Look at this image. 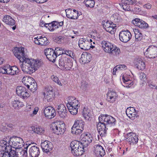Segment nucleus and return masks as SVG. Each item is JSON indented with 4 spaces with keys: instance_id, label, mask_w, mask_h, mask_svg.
Returning <instances> with one entry per match:
<instances>
[{
    "instance_id": "nucleus-7",
    "label": "nucleus",
    "mask_w": 157,
    "mask_h": 157,
    "mask_svg": "<svg viewBox=\"0 0 157 157\" xmlns=\"http://www.w3.org/2000/svg\"><path fill=\"white\" fill-rule=\"evenodd\" d=\"M81 144L84 147H86L92 142L93 137L88 132L83 133L80 137Z\"/></svg>"
},
{
    "instance_id": "nucleus-9",
    "label": "nucleus",
    "mask_w": 157,
    "mask_h": 157,
    "mask_svg": "<svg viewBox=\"0 0 157 157\" xmlns=\"http://www.w3.org/2000/svg\"><path fill=\"white\" fill-rule=\"evenodd\" d=\"M14 56L20 61L27 59L24 51V48L23 47H15L13 50Z\"/></svg>"
},
{
    "instance_id": "nucleus-21",
    "label": "nucleus",
    "mask_w": 157,
    "mask_h": 157,
    "mask_svg": "<svg viewBox=\"0 0 157 157\" xmlns=\"http://www.w3.org/2000/svg\"><path fill=\"white\" fill-rule=\"evenodd\" d=\"M78 44L81 49L87 50L90 49V43L85 39H80L78 41Z\"/></svg>"
},
{
    "instance_id": "nucleus-18",
    "label": "nucleus",
    "mask_w": 157,
    "mask_h": 157,
    "mask_svg": "<svg viewBox=\"0 0 157 157\" xmlns=\"http://www.w3.org/2000/svg\"><path fill=\"white\" fill-rule=\"evenodd\" d=\"M127 140L130 145H133L136 144L139 139L136 133L130 132L127 134Z\"/></svg>"
},
{
    "instance_id": "nucleus-59",
    "label": "nucleus",
    "mask_w": 157,
    "mask_h": 157,
    "mask_svg": "<svg viewBox=\"0 0 157 157\" xmlns=\"http://www.w3.org/2000/svg\"><path fill=\"white\" fill-rule=\"evenodd\" d=\"M121 77L122 79L124 82H125V81H127L129 80V77H128L127 75L125 74L122 75Z\"/></svg>"
},
{
    "instance_id": "nucleus-39",
    "label": "nucleus",
    "mask_w": 157,
    "mask_h": 157,
    "mask_svg": "<svg viewBox=\"0 0 157 157\" xmlns=\"http://www.w3.org/2000/svg\"><path fill=\"white\" fill-rule=\"evenodd\" d=\"M13 106L15 109H18L20 107H22L24 105L22 102L16 100L13 101L12 103Z\"/></svg>"
},
{
    "instance_id": "nucleus-14",
    "label": "nucleus",
    "mask_w": 157,
    "mask_h": 157,
    "mask_svg": "<svg viewBox=\"0 0 157 157\" xmlns=\"http://www.w3.org/2000/svg\"><path fill=\"white\" fill-rule=\"evenodd\" d=\"M44 113L45 117L52 119L56 115V111L54 108L51 106H48L44 109Z\"/></svg>"
},
{
    "instance_id": "nucleus-41",
    "label": "nucleus",
    "mask_w": 157,
    "mask_h": 157,
    "mask_svg": "<svg viewBox=\"0 0 157 157\" xmlns=\"http://www.w3.org/2000/svg\"><path fill=\"white\" fill-rule=\"evenodd\" d=\"M111 52L109 54L116 56H118L121 52L120 49L115 45L113 46Z\"/></svg>"
},
{
    "instance_id": "nucleus-51",
    "label": "nucleus",
    "mask_w": 157,
    "mask_h": 157,
    "mask_svg": "<svg viewBox=\"0 0 157 157\" xmlns=\"http://www.w3.org/2000/svg\"><path fill=\"white\" fill-rule=\"evenodd\" d=\"M63 54H66L73 58L75 55L73 52L69 50H63Z\"/></svg>"
},
{
    "instance_id": "nucleus-48",
    "label": "nucleus",
    "mask_w": 157,
    "mask_h": 157,
    "mask_svg": "<svg viewBox=\"0 0 157 157\" xmlns=\"http://www.w3.org/2000/svg\"><path fill=\"white\" fill-rule=\"evenodd\" d=\"M53 26L54 30L59 27H62L63 25V21H61L60 22H58L56 21H52Z\"/></svg>"
},
{
    "instance_id": "nucleus-2",
    "label": "nucleus",
    "mask_w": 157,
    "mask_h": 157,
    "mask_svg": "<svg viewBox=\"0 0 157 157\" xmlns=\"http://www.w3.org/2000/svg\"><path fill=\"white\" fill-rule=\"evenodd\" d=\"M67 105L71 113L73 115L77 114L79 107L80 102L74 97L70 96L68 98Z\"/></svg>"
},
{
    "instance_id": "nucleus-53",
    "label": "nucleus",
    "mask_w": 157,
    "mask_h": 157,
    "mask_svg": "<svg viewBox=\"0 0 157 157\" xmlns=\"http://www.w3.org/2000/svg\"><path fill=\"white\" fill-rule=\"evenodd\" d=\"M51 78L53 81L57 83L58 85L60 86H62V84L61 83L60 81L59 80V79L57 77L53 75L51 76Z\"/></svg>"
},
{
    "instance_id": "nucleus-25",
    "label": "nucleus",
    "mask_w": 157,
    "mask_h": 157,
    "mask_svg": "<svg viewBox=\"0 0 157 157\" xmlns=\"http://www.w3.org/2000/svg\"><path fill=\"white\" fill-rule=\"evenodd\" d=\"M101 45L104 51L109 53L111 52V51L114 46L111 43L105 40L102 41Z\"/></svg>"
},
{
    "instance_id": "nucleus-19",
    "label": "nucleus",
    "mask_w": 157,
    "mask_h": 157,
    "mask_svg": "<svg viewBox=\"0 0 157 157\" xmlns=\"http://www.w3.org/2000/svg\"><path fill=\"white\" fill-rule=\"evenodd\" d=\"M126 113L128 117L132 120L135 119L139 116L137 112L133 107L128 108L126 110Z\"/></svg>"
},
{
    "instance_id": "nucleus-4",
    "label": "nucleus",
    "mask_w": 157,
    "mask_h": 157,
    "mask_svg": "<svg viewBox=\"0 0 157 157\" xmlns=\"http://www.w3.org/2000/svg\"><path fill=\"white\" fill-rule=\"evenodd\" d=\"M99 121L103 122L107 126V127L109 128L112 126L115 125L116 121V119L111 116L107 115H103L100 116L99 117Z\"/></svg>"
},
{
    "instance_id": "nucleus-3",
    "label": "nucleus",
    "mask_w": 157,
    "mask_h": 157,
    "mask_svg": "<svg viewBox=\"0 0 157 157\" xmlns=\"http://www.w3.org/2000/svg\"><path fill=\"white\" fill-rule=\"evenodd\" d=\"M65 124L60 121L53 123L52 124V129L53 132L57 135L63 134L66 130Z\"/></svg>"
},
{
    "instance_id": "nucleus-5",
    "label": "nucleus",
    "mask_w": 157,
    "mask_h": 157,
    "mask_svg": "<svg viewBox=\"0 0 157 157\" xmlns=\"http://www.w3.org/2000/svg\"><path fill=\"white\" fill-rule=\"evenodd\" d=\"M60 67L66 70H70L73 66V64L70 59L63 56L59 60Z\"/></svg>"
},
{
    "instance_id": "nucleus-32",
    "label": "nucleus",
    "mask_w": 157,
    "mask_h": 157,
    "mask_svg": "<svg viewBox=\"0 0 157 157\" xmlns=\"http://www.w3.org/2000/svg\"><path fill=\"white\" fill-rule=\"evenodd\" d=\"M2 20L6 24L10 25H13L15 24V21L9 15L5 16Z\"/></svg>"
},
{
    "instance_id": "nucleus-43",
    "label": "nucleus",
    "mask_w": 157,
    "mask_h": 157,
    "mask_svg": "<svg viewBox=\"0 0 157 157\" xmlns=\"http://www.w3.org/2000/svg\"><path fill=\"white\" fill-rule=\"evenodd\" d=\"M79 142L77 140H74L71 142L70 144V147L71 150L77 148H79L80 147L79 145Z\"/></svg>"
},
{
    "instance_id": "nucleus-30",
    "label": "nucleus",
    "mask_w": 157,
    "mask_h": 157,
    "mask_svg": "<svg viewBox=\"0 0 157 157\" xmlns=\"http://www.w3.org/2000/svg\"><path fill=\"white\" fill-rule=\"evenodd\" d=\"M82 115L84 118L87 121H90L91 113L90 110L86 107H84L82 110Z\"/></svg>"
},
{
    "instance_id": "nucleus-55",
    "label": "nucleus",
    "mask_w": 157,
    "mask_h": 157,
    "mask_svg": "<svg viewBox=\"0 0 157 157\" xmlns=\"http://www.w3.org/2000/svg\"><path fill=\"white\" fill-rule=\"evenodd\" d=\"M64 39V36H59L56 38L55 41L58 44H61L63 42Z\"/></svg>"
},
{
    "instance_id": "nucleus-52",
    "label": "nucleus",
    "mask_w": 157,
    "mask_h": 157,
    "mask_svg": "<svg viewBox=\"0 0 157 157\" xmlns=\"http://www.w3.org/2000/svg\"><path fill=\"white\" fill-rule=\"evenodd\" d=\"M10 144L11 142L9 140L7 145L5 147L3 148V150L5 151V152H7L8 153H9L10 151L13 150L12 149V148L10 146Z\"/></svg>"
},
{
    "instance_id": "nucleus-22",
    "label": "nucleus",
    "mask_w": 157,
    "mask_h": 157,
    "mask_svg": "<svg viewBox=\"0 0 157 157\" xmlns=\"http://www.w3.org/2000/svg\"><path fill=\"white\" fill-rule=\"evenodd\" d=\"M94 148V153L97 157H103L105 155L104 149L100 145H95Z\"/></svg>"
},
{
    "instance_id": "nucleus-57",
    "label": "nucleus",
    "mask_w": 157,
    "mask_h": 157,
    "mask_svg": "<svg viewBox=\"0 0 157 157\" xmlns=\"http://www.w3.org/2000/svg\"><path fill=\"white\" fill-rule=\"evenodd\" d=\"M124 83L125 85L124 86L128 88L131 87L133 84V82L130 79L128 81H125Z\"/></svg>"
},
{
    "instance_id": "nucleus-36",
    "label": "nucleus",
    "mask_w": 157,
    "mask_h": 157,
    "mask_svg": "<svg viewBox=\"0 0 157 157\" xmlns=\"http://www.w3.org/2000/svg\"><path fill=\"white\" fill-rule=\"evenodd\" d=\"M33 78L31 77L25 76L22 79V82L27 88H29V85L32 83Z\"/></svg>"
},
{
    "instance_id": "nucleus-1",
    "label": "nucleus",
    "mask_w": 157,
    "mask_h": 157,
    "mask_svg": "<svg viewBox=\"0 0 157 157\" xmlns=\"http://www.w3.org/2000/svg\"><path fill=\"white\" fill-rule=\"evenodd\" d=\"M10 141L12 143V146L15 148L14 151H16L17 149H21L22 152L23 153V157H26L27 155V150L29 146L24 147V149L22 148L23 146L24 142L22 139L19 137L14 136L10 137Z\"/></svg>"
},
{
    "instance_id": "nucleus-58",
    "label": "nucleus",
    "mask_w": 157,
    "mask_h": 157,
    "mask_svg": "<svg viewBox=\"0 0 157 157\" xmlns=\"http://www.w3.org/2000/svg\"><path fill=\"white\" fill-rule=\"evenodd\" d=\"M140 80L144 82H145L147 80L146 75L144 73H141L140 74Z\"/></svg>"
},
{
    "instance_id": "nucleus-6",
    "label": "nucleus",
    "mask_w": 157,
    "mask_h": 157,
    "mask_svg": "<svg viewBox=\"0 0 157 157\" xmlns=\"http://www.w3.org/2000/svg\"><path fill=\"white\" fill-rule=\"evenodd\" d=\"M23 153L21 149H17L15 151L11 150L9 153L4 150L0 151V157H23Z\"/></svg>"
},
{
    "instance_id": "nucleus-20",
    "label": "nucleus",
    "mask_w": 157,
    "mask_h": 157,
    "mask_svg": "<svg viewBox=\"0 0 157 157\" xmlns=\"http://www.w3.org/2000/svg\"><path fill=\"white\" fill-rule=\"evenodd\" d=\"M34 43L43 46L47 45L49 43V41L45 36H37L34 38Z\"/></svg>"
},
{
    "instance_id": "nucleus-31",
    "label": "nucleus",
    "mask_w": 157,
    "mask_h": 157,
    "mask_svg": "<svg viewBox=\"0 0 157 157\" xmlns=\"http://www.w3.org/2000/svg\"><path fill=\"white\" fill-rule=\"evenodd\" d=\"M7 74L11 75H15L19 72L18 68L16 66L11 67L8 66Z\"/></svg>"
},
{
    "instance_id": "nucleus-29",
    "label": "nucleus",
    "mask_w": 157,
    "mask_h": 157,
    "mask_svg": "<svg viewBox=\"0 0 157 157\" xmlns=\"http://www.w3.org/2000/svg\"><path fill=\"white\" fill-rule=\"evenodd\" d=\"M121 4L123 8L125 11H128L129 9V5L135 3L134 0H121Z\"/></svg>"
},
{
    "instance_id": "nucleus-13",
    "label": "nucleus",
    "mask_w": 157,
    "mask_h": 157,
    "mask_svg": "<svg viewBox=\"0 0 157 157\" xmlns=\"http://www.w3.org/2000/svg\"><path fill=\"white\" fill-rule=\"evenodd\" d=\"M44 54L47 58L50 61L54 62L57 57V56L55 53V51L52 49L48 48L44 50Z\"/></svg>"
},
{
    "instance_id": "nucleus-63",
    "label": "nucleus",
    "mask_w": 157,
    "mask_h": 157,
    "mask_svg": "<svg viewBox=\"0 0 157 157\" xmlns=\"http://www.w3.org/2000/svg\"><path fill=\"white\" fill-rule=\"evenodd\" d=\"M143 7L144 8H146L147 9H150L151 7V5L150 3H147L144 5Z\"/></svg>"
},
{
    "instance_id": "nucleus-62",
    "label": "nucleus",
    "mask_w": 157,
    "mask_h": 157,
    "mask_svg": "<svg viewBox=\"0 0 157 157\" xmlns=\"http://www.w3.org/2000/svg\"><path fill=\"white\" fill-rule=\"evenodd\" d=\"M48 25V29L51 31H53L54 30V29L52 21L51 23H49Z\"/></svg>"
},
{
    "instance_id": "nucleus-45",
    "label": "nucleus",
    "mask_w": 157,
    "mask_h": 157,
    "mask_svg": "<svg viewBox=\"0 0 157 157\" xmlns=\"http://www.w3.org/2000/svg\"><path fill=\"white\" fill-rule=\"evenodd\" d=\"M84 3L87 7L93 8L94 6L95 2L94 0H85Z\"/></svg>"
},
{
    "instance_id": "nucleus-26",
    "label": "nucleus",
    "mask_w": 157,
    "mask_h": 157,
    "mask_svg": "<svg viewBox=\"0 0 157 157\" xmlns=\"http://www.w3.org/2000/svg\"><path fill=\"white\" fill-rule=\"evenodd\" d=\"M117 93L113 91H109L107 94V100L110 103H113L117 98Z\"/></svg>"
},
{
    "instance_id": "nucleus-46",
    "label": "nucleus",
    "mask_w": 157,
    "mask_h": 157,
    "mask_svg": "<svg viewBox=\"0 0 157 157\" xmlns=\"http://www.w3.org/2000/svg\"><path fill=\"white\" fill-rule=\"evenodd\" d=\"M136 65L137 68L140 70L144 69L145 67L144 63L141 60H139L136 64Z\"/></svg>"
},
{
    "instance_id": "nucleus-24",
    "label": "nucleus",
    "mask_w": 157,
    "mask_h": 157,
    "mask_svg": "<svg viewBox=\"0 0 157 157\" xmlns=\"http://www.w3.org/2000/svg\"><path fill=\"white\" fill-rule=\"evenodd\" d=\"M41 147L43 151L46 153L51 151L53 147L52 143L47 140H45L41 143Z\"/></svg>"
},
{
    "instance_id": "nucleus-33",
    "label": "nucleus",
    "mask_w": 157,
    "mask_h": 157,
    "mask_svg": "<svg viewBox=\"0 0 157 157\" xmlns=\"http://www.w3.org/2000/svg\"><path fill=\"white\" fill-rule=\"evenodd\" d=\"M91 56L90 53H86L82 54L81 58V60L84 63H88L90 61Z\"/></svg>"
},
{
    "instance_id": "nucleus-40",
    "label": "nucleus",
    "mask_w": 157,
    "mask_h": 157,
    "mask_svg": "<svg viewBox=\"0 0 157 157\" xmlns=\"http://www.w3.org/2000/svg\"><path fill=\"white\" fill-rule=\"evenodd\" d=\"M32 130L35 133L38 134H42L44 132V130L42 128L40 127L33 126L31 127Z\"/></svg>"
},
{
    "instance_id": "nucleus-54",
    "label": "nucleus",
    "mask_w": 157,
    "mask_h": 157,
    "mask_svg": "<svg viewBox=\"0 0 157 157\" xmlns=\"http://www.w3.org/2000/svg\"><path fill=\"white\" fill-rule=\"evenodd\" d=\"M8 143L6 141L4 140L1 141L0 142V151L3 150V148L6 146L8 144Z\"/></svg>"
},
{
    "instance_id": "nucleus-61",
    "label": "nucleus",
    "mask_w": 157,
    "mask_h": 157,
    "mask_svg": "<svg viewBox=\"0 0 157 157\" xmlns=\"http://www.w3.org/2000/svg\"><path fill=\"white\" fill-rule=\"evenodd\" d=\"M54 93L53 91L52 88L51 86H48L46 88V90L44 93H48L50 94V93Z\"/></svg>"
},
{
    "instance_id": "nucleus-8",
    "label": "nucleus",
    "mask_w": 157,
    "mask_h": 157,
    "mask_svg": "<svg viewBox=\"0 0 157 157\" xmlns=\"http://www.w3.org/2000/svg\"><path fill=\"white\" fill-rule=\"evenodd\" d=\"M103 28L105 30L111 34H114L116 31V25L108 20H104L102 22Z\"/></svg>"
},
{
    "instance_id": "nucleus-47",
    "label": "nucleus",
    "mask_w": 157,
    "mask_h": 157,
    "mask_svg": "<svg viewBox=\"0 0 157 157\" xmlns=\"http://www.w3.org/2000/svg\"><path fill=\"white\" fill-rule=\"evenodd\" d=\"M16 90L17 94L18 96H19L21 95L23 92L25 91L26 89L25 87L21 86L17 87Z\"/></svg>"
},
{
    "instance_id": "nucleus-17",
    "label": "nucleus",
    "mask_w": 157,
    "mask_h": 157,
    "mask_svg": "<svg viewBox=\"0 0 157 157\" xmlns=\"http://www.w3.org/2000/svg\"><path fill=\"white\" fill-rule=\"evenodd\" d=\"M28 63L30 65L32 69L34 72L40 67L41 64V61L38 59H29L27 58Z\"/></svg>"
},
{
    "instance_id": "nucleus-15",
    "label": "nucleus",
    "mask_w": 157,
    "mask_h": 157,
    "mask_svg": "<svg viewBox=\"0 0 157 157\" xmlns=\"http://www.w3.org/2000/svg\"><path fill=\"white\" fill-rule=\"evenodd\" d=\"M21 62H22L21 66V68L22 71L24 72L27 73L31 74L34 72L32 69L30 64L28 63L27 59L23 60Z\"/></svg>"
},
{
    "instance_id": "nucleus-16",
    "label": "nucleus",
    "mask_w": 157,
    "mask_h": 157,
    "mask_svg": "<svg viewBox=\"0 0 157 157\" xmlns=\"http://www.w3.org/2000/svg\"><path fill=\"white\" fill-rule=\"evenodd\" d=\"M67 17L69 18L73 19H77L81 12H78L75 10H72L71 9H68L65 10Z\"/></svg>"
},
{
    "instance_id": "nucleus-60",
    "label": "nucleus",
    "mask_w": 157,
    "mask_h": 157,
    "mask_svg": "<svg viewBox=\"0 0 157 157\" xmlns=\"http://www.w3.org/2000/svg\"><path fill=\"white\" fill-rule=\"evenodd\" d=\"M117 67L119 68L120 70H126L127 68L126 66L125 65H119L117 66Z\"/></svg>"
},
{
    "instance_id": "nucleus-37",
    "label": "nucleus",
    "mask_w": 157,
    "mask_h": 157,
    "mask_svg": "<svg viewBox=\"0 0 157 157\" xmlns=\"http://www.w3.org/2000/svg\"><path fill=\"white\" fill-rule=\"evenodd\" d=\"M44 99L45 101L49 102L52 101L54 98L55 95L54 93H44Z\"/></svg>"
},
{
    "instance_id": "nucleus-56",
    "label": "nucleus",
    "mask_w": 157,
    "mask_h": 157,
    "mask_svg": "<svg viewBox=\"0 0 157 157\" xmlns=\"http://www.w3.org/2000/svg\"><path fill=\"white\" fill-rule=\"evenodd\" d=\"M8 66L0 67V73L7 74Z\"/></svg>"
},
{
    "instance_id": "nucleus-27",
    "label": "nucleus",
    "mask_w": 157,
    "mask_h": 157,
    "mask_svg": "<svg viewBox=\"0 0 157 157\" xmlns=\"http://www.w3.org/2000/svg\"><path fill=\"white\" fill-rule=\"evenodd\" d=\"M57 110L58 114L61 117L64 118L67 116V110L64 104L59 105L58 107Z\"/></svg>"
},
{
    "instance_id": "nucleus-42",
    "label": "nucleus",
    "mask_w": 157,
    "mask_h": 157,
    "mask_svg": "<svg viewBox=\"0 0 157 157\" xmlns=\"http://www.w3.org/2000/svg\"><path fill=\"white\" fill-rule=\"evenodd\" d=\"M37 87V83L33 79L32 81V83H31L29 85V88H28L29 89L30 91L34 92L36 90Z\"/></svg>"
},
{
    "instance_id": "nucleus-44",
    "label": "nucleus",
    "mask_w": 157,
    "mask_h": 157,
    "mask_svg": "<svg viewBox=\"0 0 157 157\" xmlns=\"http://www.w3.org/2000/svg\"><path fill=\"white\" fill-rule=\"evenodd\" d=\"M83 130V129L72 126L71 128V133L73 134L77 135L80 134Z\"/></svg>"
},
{
    "instance_id": "nucleus-35",
    "label": "nucleus",
    "mask_w": 157,
    "mask_h": 157,
    "mask_svg": "<svg viewBox=\"0 0 157 157\" xmlns=\"http://www.w3.org/2000/svg\"><path fill=\"white\" fill-rule=\"evenodd\" d=\"M85 122L82 120L79 119L76 120L74 123V124L72 126L75 128H81L82 129H84V127L85 125Z\"/></svg>"
},
{
    "instance_id": "nucleus-50",
    "label": "nucleus",
    "mask_w": 157,
    "mask_h": 157,
    "mask_svg": "<svg viewBox=\"0 0 157 157\" xmlns=\"http://www.w3.org/2000/svg\"><path fill=\"white\" fill-rule=\"evenodd\" d=\"M55 53L57 56H59L61 54H63V50L62 48L59 47H56L55 49Z\"/></svg>"
},
{
    "instance_id": "nucleus-11",
    "label": "nucleus",
    "mask_w": 157,
    "mask_h": 157,
    "mask_svg": "<svg viewBox=\"0 0 157 157\" xmlns=\"http://www.w3.org/2000/svg\"><path fill=\"white\" fill-rule=\"evenodd\" d=\"M132 35L131 33L128 30L122 31L120 32L119 34V39L120 40L124 43H126L131 39Z\"/></svg>"
},
{
    "instance_id": "nucleus-10",
    "label": "nucleus",
    "mask_w": 157,
    "mask_h": 157,
    "mask_svg": "<svg viewBox=\"0 0 157 157\" xmlns=\"http://www.w3.org/2000/svg\"><path fill=\"white\" fill-rule=\"evenodd\" d=\"M144 55L150 58H154L157 57V47L150 46L144 52Z\"/></svg>"
},
{
    "instance_id": "nucleus-23",
    "label": "nucleus",
    "mask_w": 157,
    "mask_h": 157,
    "mask_svg": "<svg viewBox=\"0 0 157 157\" xmlns=\"http://www.w3.org/2000/svg\"><path fill=\"white\" fill-rule=\"evenodd\" d=\"M132 23L136 26L141 29L146 28L147 27L148 25L145 21L142 19L136 18L132 20Z\"/></svg>"
},
{
    "instance_id": "nucleus-34",
    "label": "nucleus",
    "mask_w": 157,
    "mask_h": 157,
    "mask_svg": "<svg viewBox=\"0 0 157 157\" xmlns=\"http://www.w3.org/2000/svg\"><path fill=\"white\" fill-rule=\"evenodd\" d=\"M84 147H80L79 148H77L71 150V152L75 156H79L82 155L84 152Z\"/></svg>"
},
{
    "instance_id": "nucleus-64",
    "label": "nucleus",
    "mask_w": 157,
    "mask_h": 157,
    "mask_svg": "<svg viewBox=\"0 0 157 157\" xmlns=\"http://www.w3.org/2000/svg\"><path fill=\"white\" fill-rule=\"evenodd\" d=\"M34 110L33 112V115H36L37 114L38 110H39V108L38 107H36L34 108Z\"/></svg>"
},
{
    "instance_id": "nucleus-49",
    "label": "nucleus",
    "mask_w": 157,
    "mask_h": 157,
    "mask_svg": "<svg viewBox=\"0 0 157 157\" xmlns=\"http://www.w3.org/2000/svg\"><path fill=\"white\" fill-rule=\"evenodd\" d=\"M19 96L24 99H27V98L29 97L30 94L28 92L27 90H25V91L23 92Z\"/></svg>"
},
{
    "instance_id": "nucleus-28",
    "label": "nucleus",
    "mask_w": 157,
    "mask_h": 157,
    "mask_svg": "<svg viewBox=\"0 0 157 157\" xmlns=\"http://www.w3.org/2000/svg\"><path fill=\"white\" fill-rule=\"evenodd\" d=\"M29 151V155L32 157H38L40 154L39 147L36 146H32Z\"/></svg>"
},
{
    "instance_id": "nucleus-38",
    "label": "nucleus",
    "mask_w": 157,
    "mask_h": 157,
    "mask_svg": "<svg viewBox=\"0 0 157 157\" xmlns=\"http://www.w3.org/2000/svg\"><path fill=\"white\" fill-rule=\"evenodd\" d=\"M133 31L135 33L136 41H138L141 40L142 38V34L139 30L138 29H133Z\"/></svg>"
},
{
    "instance_id": "nucleus-12",
    "label": "nucleus",
    "mask_w": 157,
    "mask_h": 157,
    "mask_svg": "<svg viewBox=\"0 0 157 157\" xmlns=\"http://www.w3.org/2000/svg\"><path fill=\"white\" fill-rule=\"evenodd\" d=\"M108 127L104 122H101V121L99 120V122L97 124V128L98 132L101 137L105 136L106 134L107 130Z\"/></svg>"
}]
</instances>
